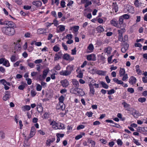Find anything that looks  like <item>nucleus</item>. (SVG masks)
Listing matches in <instances>:
<instances>
[{
    "mask_svg": "<svg viewBox=\"0 0 147 147\" xmlns=\"http://www.w3.org/2000/svg\"><path fill=\"white\" fill-rule=\"evenodd\" d=\"M111 50L112 49L111 47H108L105 48L104 50V52L106 53H107V54H109L111 53Z\"/></svg>",
    "mask_w": 147,
    "mask_h": 147,
    "instance_id": "b1692460",
    "label": "nucleus"
},
{
    "mask_svg": "<svg viewBox=\"0 0 147 147\" xmlns=\"http://www.w3.org/2000/svg\"><path fill=\"white\" fill-rule=\"evenodd\" d=\"M96 72V73L100 75L104 76L105 75L106 71H105L98 70H97Z\"/></svg>",
    "mask_w": 147,
    "mask_h": 147,
    "instance_id": "412c9836",
    "label": "nucleus"
},
{
    "mask_svg": "<svg viewBox=\"0 0 147 147\" xmlns=\"http://www.w3.org/2000/svg\"><path fill=\"white\" fill-rule=\"evenodd\" d=\"M61 85L63 87H66L69 85V82L67 80H62L61 81Z\"/></svg>",
    "mask_w": 147,
    "mask_h": 147,
    "instance_id": "0eeeda50",
    "label": "nucleus"
},
{
    "mask_svg": "<svg viewBox=\"0 0 147 147\" xmlns=\"http://www.w3.org/2000/svg\"><path fill=\"white\" fill-rule=\"evenodd\" d=\"M136 72L138 74H141L142 73V71L140 69L139 66V65H137L136 66Z\"/></svg>",
    "mask_w": 147,
    "mask_h": 147,
    "instance_id": "c9c22d12",
    "label": "nucleus"
},
{
    "mask_svg": "<svg viewBox=\"0 0 147 147\" xmlns=\"http://www.w3.org/2000/svg\"><path fill=\"white\" fill-rule=\"evenodd\" d=\"M74 85L76 87L75 89H78L79 87V83L78 81L74 80Z\"/></svg>",
    "mask_w": 147,
    "mask_h": 147,
    "instance_id": "c756f323",
    "label": "nucleus"
},
{
    "mask_svg": "<svg viewBox=\"0 0 147 147\" xmlns=\"http://www.w3.org/2000/svg\"><path fill=\"white\" fill-rule=\"evenodd\" d=\"M85 135V133L84 132L81 133L79 135L76 136L75 138V139L76 140H78L81 138L83 136H84Z\"/></svg>",
    "mask_w": 147,
    "mask_h": 147,
    "instance_id": "5701e85b",
    "label": "nucleus"
},
{
    "mask_svg": "<svg viewBox=\"0 0 147 147\" xmlns=\"http://www.w3.org/2000/svg\"><path fill=\"white\" fill-rule=\"evenodd\" d=\"M134 4L136 7H138L141 5L142 3L139 2L138 0H135Z\"/></svg>",
    "mask_w": 147,
    "mask_h": 147,
    "instance_id": "cd10ccee",
    "label": "nucleus"
},
{
    "mask_svg": "<svg viewBox=\"0 0 147 147\" xmlns=\"http://www.w3.org/2000/svg\"><path fill=\"white\" fill-rule=\"evenodd\" d=\"M128 40V36L127 35H125L123 38V42H126L125 41Z\"/></svg>",
    "mask_w": 147,
    "mask_h": 147,
    "instance_id": "13d9d810",
    "label": "nucleus"
},
{
    "mask_svg": "<svg viewBox=\"0 0 147 147\" xmlns=\"http://www.w3.org/2000/svg\"><path fill=\"white\" fill-rule=\"evenodd\" d=\"M31 60L30 59L27 60V63L30 67L33 68L34 67L35 65L34 63L30 62Z\"/></svg>",
    "mask_w": 147,
    "mask_h": 147,
    "instance_id": "f3484780",
    "label": "nucleus"
},
{
    "mask_svg": "<svg viewBox=\"0 0 147 147\" xmlns=\"http://www.w3.org/2000/svg\"><path fill=\"white\" fill-rule=\"evenodd\" d=\"M111 125L113 127L118 128H120L121 127V126L120 125L116 123H114V122H113V123Z\"/></svg>",
    "mask_w": 147,
    "mask_h": 147,
    "instance_id": "f704fd0d",
    "label": "nucleus"
},
{
    "mask_svg": "<svg viewBox=\"0 0 147 147\" xmlns=\"http://www.w3.org/2000/svg\"><path fill=\"white\" fill-rule=\"evenodd\" d=\"M111 24L113 26L116 27L118 24L117 21L115 19H113L111 21Z\"/></svg>",
    "mask_w": 147,
    "mask_h": 147,
    "instance_id": "4468645a",
    "label": "nucleus"
},
{
    "mask_svg": "<svg viewBox=\"0 0 147 147\" xmlns=\"http://www.w3.org/2000/svg\"><path fill=\"white\" fill-rule=\"evenodd\" d=\"M35 133L36 129L35 127L34 126L32 127L29 135L30 136V138L32 137L35 135Z\"/></svg>",
    "mask_w": 147,
    "mask_h": 147,
    "instance_id": "9b49d317",
    "label": "nucleus"
},
{
    "mask_svg": "<svg viewBox=\"0 0 147 147\" xmlns=\"http://www.w3.org/2000/svg\"><path fill=\"white\" fill-rule=\"evenodd\" d=\"M15 2L18 5H21L22 2V0H16Z\"/></svg>",
    "mask_w": 147,
    "mask_h": 147,
    "instance_id": "680f3d73",
    "label": "nucleus"
},
{
    "mask_svg": "<svg viewBox=\"0 0 147 147\" xmlns=\"http://www.w3.org/2000/svg\"><path fill=\"white\" fill-rule=\"evenodd\" d=\"M42 61V59H38L35 60L34 61V63L35 64H38L40 63Z\"/></svg>",
    "mask_w": 147,
    "mask_h": 147,
    "instance_id": "09e8293b",
    "label": "nucleus"
},
{
    "mask_svg": "<svg viewBox=\"0 0 147 147\" xmlns=\"http://www.w3.org/2000/svg\"><path fill=\"white\" fill-rule=\"evenodd\" d=\"M3 65L6 67H8L10 66V64L9 63V61L7 60H5V61Z\"/></svg>",
    "mask_w": 147,
    "mask_h": 147,
    "instance_id": "e433bc0d",
    "label": "nucleus"
},
{
    "mask_svg": "<svg viewBox=\"0 0 147 147\" xmlns=\"http://www.w3.org/2000/svg\"><path fill=\"white\" fill-rule=\"evenodd\" d=\"M5 137V134L3 132H0V140L4 139Z\"/></svg>",
    "mask_w": 147,
    "mask_h": 147,
    "instance_id": "473e14b6",
    "label": "nucleus"
},
{
    "mask_svg": "<svg viewBox=\"0 0 147 147\" xmlns=\"http://www.w3.org/2000/svg\"><path fill=\"white\" fill-rule=\"evenodd\" d=\"M58 27H59V29L60 31L61 32H63L65 30V26L60 25L58 26Z\"/></svg>",
    "mask_w": 147,
    "mask_h": 147,
    "instance_id": "a19ab883",
    "label": "nucleus"
},
{
    "mask_svg": "<svg viewBox=\"0 0 147 147\" xmlns=\"http://www.w3.org/2000/svg\"><path fill=\"white\" fill-rule=\"evenodd\" d=\"M7 26V27H10V28H13L14 29L16 27V25L13 22L11 21H8Z\"/></svg>",
    "mask_w": 147,
    "mask_h": 147,
    "instance_id": "39448f33",
    "label": "nucleus"
},
{
    "mask_svg": "<svg viewBox=\"0 0 147 147\" xmlns=\"http://www.w3.org/2000/svg\"><path fill=\"white\" fill-rule=\"evenodd\" d=\"M64 100V97L63 95L61 96L59 98V103H60V105H61V106L63 109H65V105L63 103Z\"/></svg>",
    "mask_w": 147,
    "mask_h": 147,
    "instance_id": "7ed1b4c3",
    "label": "nucleus"
},
{
    "mask_svg": "<svg viewBox=\"0 0 147 147\" xmlns=\"http://www.w3.org/2000/svg\"><path fill=\"white\" fill-rule=\"evenodd\" d=\"M52 23H53V24H54V25L56 26H57L59 24L58 21L55 19L53 20V22Z\"/></svg>",
    "mask_w": 147,
    "mask_h": 147,
    "instance_id": "3c124183",
    "label": "nucleus"
},
{
    "mask_svg": "<svg viewBox=\"0 0 147 147\" xmlns=\"http://www.w3.org/2000/svg\"><path fill=\"white\" fill-rule=\"evenodd\" d=\"M72 34H68L66 36V38L68 40H70L72 38Z\"/></svg>",
    "mask_w": 147,
    "mask_h": 147,
    "instance_id": "e2e57ef3",
    "label": "nucleus"
},
{
    "mask_svg": "<svg viewBox=\"0 0 147 147\" xmlns=\"http://www.w3.org/2000/svg\"><path fill=\"white\" fill-rule=\"evenodd\" d=\"M136 81V78L133 76L131 77L129 79V82L132 85L135 84Z\"/></svg>",
    "mask_w": 147,
    "mask_h": 147,
    "instance_id": "f8f14e48",
    "label": "nucleus"
},
{
    "mask_svg": "<svg viewBox=\"0 0 147 147\" xmlns=\"http://www.w3.org/2000/svg\"><path fill=\"white\" fill-rule=\"evenodd\" d=\"M107 94H114L115 92V90L113 89H112L109 90H107Z\"/></svg>",
    "mask_w": 147,
    "mask_h": 147,
    "instance_id": "a18cd8bd",
    "label": "nucleus"
},
{
    "mask_svg": "<svg viewBox=\"0 0 147 147\" xmlns=\"http://www.w3.org/2000/svg\"><path fill=\"white\" fill-rule=\"evenodd\" d=\"M142 81L144 83L147 82V77H143L142 78Z\"/></svg>",
    "mask_w": 147,
    "mask_h": 147,
    "instance_id": "338daca9",
    "label": "nucleus"
},
{
    "mask_svg": "<svg viewBox=\"0 0 147 147\" xmlns=\"http://www.w3.org/2000/svg\"><path fill=\"white\" fill-rule=\"evenodd\" d=\"M85 126L83 125H78L77 128V129L78 130H80L81 129H83L84 128Z\"/></svg>",
    "mask_w": 147,
    "mask_h": 147,
    "instance_id": "864d4df0",
    "label": "nucleus"
},
{
    "mask_svg": "<svg viewBox=\"0 0 147 147\" xmlns=\"http://www.w3.org/2000/svg\"><path fill=\"white\" fill-rule=\"evenodd\" d=\"M1 30L4 34L9 36L13 35L15 33V30L13 28L7 27V26L1 27Z\"/></svg>",
    "mask_w": 147,
    "mask_h": 147,
    "instance_id": "f257e3e1",
    "label": "nucleus"
},
{
    "mask_svg": "<svg viewBox=\"0 0 147 147\" xmlns=\"http://www.w3.org/2000/svg\"><path fill=\"white\" fill-rule=\"evenodd\" d=\"M31 95L32 97H34L36 94V92L33 90H32L31 91Z\"/></svg>",
    "mask_w": 147,
    "mask_h": 147,
    "instance_id": "de8ad7c7",
    "label": "nucleus"
},
{
    "mask_svg": "<svg viewBox=\"0 0 147 147\" xmlns=\"http://www.w3.org/2000/svg\"><path fill=\"white\" fill-rule=\"evenodd\" d=\"M71 71L68 70H62L60 72V75L67 76L71 74Z\"/></svg>",
    "mask_w": 147,
    "mask_h": 147,
    "instance_id": "6e6552de",
    "label": "nucleus"
},
{
    "mask_svg": "<svg viewBox=\"0 0 147 147\" xmlns=\"http://www.w3.org/2000/svg\"><path fill=\"white\" fill-rule=\"evenodd\" d=\"M79 26H74V32H77L79 29Z\"/></svg>",
    "mask_w": 147,
    "mask_h": 147,
    "instance_id": "69168bd1",
    "label": "nucleus"
},
{
    "mask_svg": "<svg viewBox=\"0 0 147 147\" xmlns=\"http://www.w3.org/2000/svg\"><path fill=\"white\" fill-rule=\"evenodd\" d=\"M24 108L26 111H29L30 110L31 107L29 105H26L24 106Z\"/></svg>",
    "mask_w": 147,
    "mask_h": 147,
    "instance_id": "c03bdc74",
    "label": "nucleus"
},
{
    "mask_svg": "<svg viewBox=\"0 0 147 147\" xmlns=\"http://www.w3.org/2000/svg\"><path fill=\"white\" fill-rule=\"evenodd\" d=\"M146 100V98L144 97H141L139 98L138 99V101L141 103H143L145 102Z\"/></svg>",
    "mask_w": 147,
    "mask_h": 147,
    "instance_id": "72a5a7b5",
    "label": "nucleus"
},
{
    "mask_svg": "<svg viewBox=\"0 0 147 147\" xmlns=\"http://www.w3.org/2000/svg\"><path fill=\"white\" fill-rule=\"evenodd\" d=\"M42 4V2L39 1H34L32 2V4L37 7H40L41 6Z\"/></svg>",
    "mask_w": 147,
    "mask_h": 147,
    "instance_id": "9d476101",
    "label": "nucleus"
},
{
    "mask_svg": "<svg viewBox=\"0 0 147 147\" xmlns=\"http://www.w3.org/2000/svg\"><path fill=\"white\" fill-rule=\"evenodd\" d=\"M57 128H55L56 129H63L65 128L64 125V124L62 123H59L57 125Z\"/></svg>",
    "mask_w": 147,
    "mask_h": 147,
    "instance_id": "6ab92c4d",
    "label": "nucleus"
},
{
    "mask_svg": "<svg viewBox=\"0 0 147 147\" xmlns=\"http://www.w3.org/2000/svg\"><path fill=\"white\" fill-rule=\"evenodd\" d=\"M128 92H129L130 93H133L134 92V89L132 88H128L127 90Z\"/></svg>",
    "mask_w": 147,
    "mask_h": 147,
    "instance_id": "8fccbe9b",
    "label": "nucleus"
},
{
    "mask_svg": "<svg viewBox=\"0 0 147 147\" xmlns=\"http://www.w3.org/2000/svg\"><path fill=\"white\" fill-rule=\"evenodd\" d=\"M63 59L66 61L71 60L70 56L68 54H65L63 56Z\"/></svg>",
    "mask_w": 147,
    "mask_h": 147,
    "instance_id": "a211bd4d",
    "label": "nucleus"
},
{
    "mask_svg": "<svg viewBox=\"0 0 147 147\" xmlns=\"http://www.w3.org/2000/svg\"><path fill=\"white\" fill-rule=\"evenodd\" d=\"M53 50L55 52H57L60 50V48L57 45H55L54 46L53 48Z\"/></svg>",
    "mask_w": 147,
    "mask_h": 147,
    "instance_id": "2f4dec72",
    "label": "nucleus"
},
{
    "mask_svg": "<svg viewBox=\"0 0 147 147\" xmlns=\"http://www.w3.org/2000/svg\"><path fill=\"white\" fill-rule=\"evenodd\" d=\"M122 105H123V107L125 108H126V109L127 111H130L129 107H130V105H129L127 104L125 102H124L122 103Z\"/></svg>",
    "mask_w": 147,
    "mask_h": 147,
    "instance_id": "2eb2a0df",
    "label": "nucleus"
},
{
    "mask_svg": "<svg viewBox=\"0 0 147 147\" xmlns=\"http://www.w3.org/2000/svg\"><path fill=\"white\" fill-rule=\"evenodd\" d=\"M96 30L98 33H100L104 31V29L101 26H99L96 28Z\"/></svg>",
    "mask_w": 147,
    "mask_h": 147,
    "instance_id": "aec40b11",
    "label": "nucleus"
},
{
    "mask_svg": "<svg viewBox=\"0 0 147 147\" xmlns=\"http://www.w3.org/2000/svg\"><path fill=\"white\" fill-rule=\"evenodd\" d=\"M123 48L125 49H127V50L128 49L129 45L127 44V42H123Z\"/></svg>",
    "mask_w": 147,
    "mask_h": 147,
    "instance_id": "7c9ffc66",
    "label": "nucleus"
},
{
    "mask_svg": "<svg viewBox=\"0 0 147 147\" xmlns=\"http://www.w3.org/2000/svg\"><path fill=\"white\" fill-rule=\"evenodd\" d=\"M83 76V73L80 71L78 74L77 75V77L80 78H82Z\"/></svg>",
    "mask_w": 147,
    "mask_h": 147,
    "instance_id": "bf43d9fd",
    "label": "nucleus"
},
{
    "mask_svg": "<svg viewBox=\"0 0 147 147\" xmlns=\"http://www.w3.org/2000/svg\"><path fill=\"white\" fill-rule=\"evenodd\" d=\"M46 30V29L40 28L38 30L37 32L38 34H42L44 33H46L45 31Z\"/></svg>",
    "mask_w": 147,
    "mask_h": 147,
    "instance_id": "393cba45",
    "label": "nucleus"
},
{
    "mask_svg": "<svg viewBox=\"0 0 147 147\" xmlns=\"http://www.w3.org/2000/svg\"><path fill=\"white\" fill-rule=\"evenodd\" d=\"M113 9L115 11V12H117L118 10V7L117 4H115L113 6Z\"/></svg>",
    "mask_w": 147,
    "mask_h": 147,
    "instance_id": "c85d7f7f",
    "label": "nucleus"
},
{
    "mask_svg": "<svg viewBox=\"0 0 147 147\" xmlns=\"http://www.w3.org/2000/svg\"><path fill=\"white\" fill-rule=\"evenodd\" d=\"M87 59L89 61H95L96 60L95 56L94 55H90L87 56Z\"/></svg>",
    "mask_w": 147,
    "mask_h": 147,
    "instance_id": "1a4fd4ad",
    "label": "nucleus"
},
{
    "mask_svg": "<svg viewBox=\"0 0 147 147\" xmlns=\"http://www.w3.org/2000/svg\"><path fill=\"white\" fill-rule=\"evenodd\" d=\"M93 113L91 112H87L86 113V115L88 117H90L92 116Z\"/></svg>",
    "mask_w": 147,
    "mask_h": 147,
    "instance_id": "49530a36",
    "label": "nucleus"
},
{
    "mask_svg": "<svg viewBox=\"0 0 147 147\" xmlns=\"http://www.w3.org/2000/svg\"><path fill=\"white\" fill-rule=\"evenodd\" d=\"M118 40L121 42L123 41V32L122 30H118Z\"/></svg>",
    "mask_w": 147,
    "mask_h": 147,
    "instance_id": "423d86ee",
    "label": "nucleus"
},
{
    "mask_svg": "<svg viewBox=\"0 0 147 147\" xmlns=\"http://www.w3.org/2000/svg\"><path fill=\"white\" fill-rule=\"evenodd\" d=\"M125 73V71L124 68H120L119 71V75L120 77L123 76Z\"/></svg>",
    "mask_w": 147,
    "mask_h": 147,
    "instance_id": "4be33fe9",
    "label": "nucleus"
},
{
    "mask_svg": "<svg viewBox=\"0 0 147 147\" xmlns=\"http://www.w3.org/2000/svg\"><path fill=\"white\" fill-rule=\"evenodd\" d=\"M10 59L11 61L13 62H15L17 60V59H16V56L14 55H12Z\"/></svg>",
    "mask_w": 147,
    "mask_h": 147,
    "instance_id": "58836bf2",
    "label": "nucleus"
},
{
    "mask_svg": "<svg viewBox=\"0 0 147 147\" xmlns=\"http://www.w3.org/2000/svg\"><path fill=\"white\" fill-rule=\"evenodd\" d=\"M89 86L90 88V92L89 94L91 96H93L95 93V90L94 88L93 85L90 83L89 84Z\"/></svg>",
    "mask_w": 147,
    "mask_h": 147,
    "instance_id": "f03ea898",
    "label": "nucleus"
},
{
    "mask_svg": "<svg viewBox=\"0 0 147 147\" xmlns=\"http://www.w3.org/2000/svg\"><path fill=\"white\" fill-rule=\"evenodd\" d=\"M123 76V77L122 79V80L123 81H124L126 79L128 78V76L127 74H124Z\"/></svg>",
    "mask_w": 147,
    "mask_h": 147,
    "instance_id": "4d7b16f0",
    "label": "nucleus"
},
{
    "mask_svg": "<svg viewBox=\"0 0 147 147\" xmlns=\"http://www.w3.org/2000/svg\"><path fill=\"white\" fill-rule=\"evenodd\" d=\"M55 140V138H52L51 140H47V142L46 143L47 145L49 146H50V144L51 143L53 142Z\"/></svg>",
    "mask_w": 147,
    "mask_h": 147,
    "instance_id": "a878e982",
    "label": "nucleus"
},
{
    "mask_svg": "<svg viewBox=\"0 0 147 147\" xmlns=\"http://www.w3.org/2000/svg\"><path fill=\"white\" fill-rule=\"evenodd\" d=\"M122 16H123V18H124L125 19H128L129 18V16L127 14H125Z\"/></svg>",
    "mask_w": 147,
    "mask_h": 147,
    "instance_id": "052dcab7",
    "label": "nucleus"
},
{
    "mask_svg": "<svg viewBox=\"0 0 147 147\" xmlns=\"http://www.w3.org/2000/svg\"><path fill=\"white\" fill-rule=\"evenodd\" d=\"M117 143L118 145L121 146L123 144L122 141L120 139H118L117 141Z\"/></svg>",
    "mask_w": 147,
    "mask_h": 147,
    "instance_id": "0e129e2a",
    "label": "nucleus"
},
{
    "mask_svg": "<svg viewBox=\"0 0 147 147\" xmlns=\"http://www.w3.org/2000/svg\"><path fill=\"white\" fill-rule=\"evenodd\" d=\"M49 68L45 69L42 72L43 78L44 79H45L47 76L48 72L49 71Z\"/></svg>",
    "mask_w": 147,
    "mask_h": 147,
    "instance_id": "dca6fc26",
    "label": "nucleus"
},
{
    "mask_svg": "<svg viewBox=\"0 0 147 147\" xmlns=\"http://www.w3.org/2000/svg\"><path fill=\"white\" fill-rule=\"evenodd\" d=\"M54 69L56 70H60L61 69V67L59 65V64H58L54 67Z\"/></svg>",
    "mask_w": 147,
    "mask_h": 147,
    "instance_id": "6e6d98bb",
    "label": "nucleus"
},
{
    "mask_svg": "<svg viewBox=\"0 0 147 147\" xmlns=\"http://www.w3.org/2000/svg\"><path fill=\"white\" fill-rule=\"evenodd\" d=\"M123 16H121L119 17V24H122L123 22Z\"/></svg>",
    "mask_w": 147,
    "mask_h": 147,
    "instance_id": "ea45409f",
    "label": "nucleus"
},
{
    "mask_svg": "<svg viewBox=\"0 0 147 147\" xmlns=\"http://www.w3.org/2000/svg\"><path fill=\"white\" fill-rule=\"evenodd\" d=\"M7 91L5 92V95L3 97V100H4L6 101L10 97L11 95Z\"/></svg>",
    "mask_w": 147,
    "mask_h": 147,
    "instance_id": "ddd939ff",
    "label": "nucleus"
},
{
    "mask_svg": "<svg viewBox=\"0 0 147 147\" xmlns=\"http://www.w3.org/2000/svg\"><path fill=\"white\" fill-rule=\"evenodd\" d=\"M101 84L102 85L103 88L107 89L109 88L108 85L107 84L105 83L103 81H101L100 82Z\"/></svg>",
    "mask_w": 147,
    "mask_h": 147,
    "instance_id": "bb28decb",
    "label": "nucleus"
},
{
    "mask_svg": "<svg viewBox=\"0 0 147 147\" xmlns=\"http://www.w3.org/2000/svg\"><path fill=\"white\" fill-rule=\"evenodd\" d=\"M42 86L39 84H37L36 87V90L38 91H40L41 90Z\"/></svg>",
    "mask_w": 147,
    "mask_h": 147,
    "instance_id": "4c0bfd02",
    "label": "nucleus"
},
{
    "mask_svg": "<svg viewBox=\"0 0 147 147\" xmlns=\"http://www.w3.org/2000/svg\"><path fill=\"white\" fill-rule=\"evenodd\" d=\"M88 48V49L91 51H93L94 49V46L92 44H90Z\"/></svg>",
    "mask_w": 147,
    "mask_h": 147,
    "instance_id": "79ce46f5",
    "label": "nucleus"
},
{
    "mask_svg": "<svg viewBox=\"0 0 147 147\" xmlns=\"http://www.w3.org/2000/svg\"><path fill=\"white\" fill-rule=\"evenodd\" d=\"M80 90H81V89H75L74 88V94H78V95L80 96Z\"/></svg>",
    "mask_w": 147,
    "mask_h": 147,
    "instance_id": "37998d69",
    "label": "nucleus"
},
{
    "mask_svg": "<svg viewBox=\"0 0 147 147\" xmlns=\"http://www.w3.org/2000/svg\"><path fill=\"white\" fill-rule=\"evenodd\" d=\"M65 3L63 0H62L61 2V5L62 8H63L65 6Z\"/></svg>",
    "mask_w": 147,
    "mask_h": 147,
    "instance_id": "774afa93",
    "label": "nucleus"
},
{
    "mask_svg": "<svg viewBox=\"0 0 147 147\" xmlns=\"http://www.w3.org/2000/svg\"><path fill=\"white\" fill-rule=\"evenodd\" d=\"M21 45L19 43H17L16 44L15 47V49H16L18 50V49L21 48Z\"/></svg>",
    "mask_w": 147,
    "mask_h": 147,
    "instance_id": "603ef678",
    "label": "nucleus"
},
{
    "mask_svg": "<svg viewBox=\"0 0 147 147\" xmlns=\"http://www.w3.org/2000/svg\"><path fill=\"white\" fill-rule=\"evenodd\" d=\"M55 56L54 57V60L56 61L58 60L59 59H61V58L59 56H58V55L57 54H55Z\"/></svg>",
    "mask_w": 147,
    "mask_h": 147,
    "instance_id": "5fc2aeb1",
    "label": "nucleus"
},
{
    "mask_svg": "<svg viewBox=\"0 0 147 147\" xmlns=\"http://www.w3.org/2000/svg\"><path fill=\"white\" fill-rule=\"evenodd\" d=\"M81 2L82 4H84L85 8H87L88 6L92 4L90 0H81Z\"/></svg>",
    "mask_w": 147,
    "mask_h": 147,
    "instance_id": "20e7f679",
    "label": "nucleus"
}]
</instances>
